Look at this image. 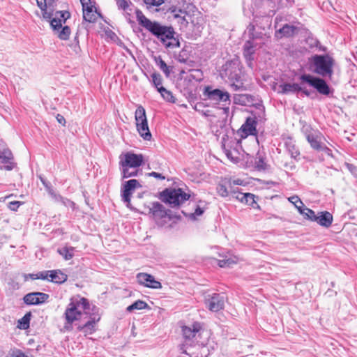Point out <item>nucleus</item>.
I'll return each instance as SVG.
<instances>
[{"instance_id":"f257e3e1","label":"nucleus","mask_w":357,"mask_h":357,"mask_svg":"<svg viewBox=\"0 0 357 357\" xmlns=\"http://www.w3.org/2000/svg\"><path fill=\"white\" fill-rule=\"evenodd\" d=\"M184 342L183 347H185L183 352L190 357H207L209 354L208 343L200 340L202 337H207L208 333L202 331L200 324H193L191 326H183L182 328Z\"/></svg>"},{"instance_id":"f03ea898","label":"nucleus","mask_w":357,"mask_h":357,"mask_svg":"<svg viewBox=\"0 0 357 357\" xmlns=\"http://www.w3.org/2000/svg\"><path fill=\"white\" fill-rule=\"evenodd\" d=\"M144 163V156L132 152L121 153L119 156V169L122 179L137 176L139 171L137 169Z\"/></svg>"},{"instance_id":"7ed1b4c3","label":"nucleus","mask_w":357,"mask_h":357,"mask_svg":"<svg viewBox=\"0 0 357 357\" xmlns=\"http://www.w3.org/2000/svg\"><path fill=\"white\" fill-rule=\"evenodd\" d=\"M146 29L157 36L168 48L180 47L178 36L171 26H161L160 24H140Z\"/></svg>"},{"instance_id":"20e7f679","label":"nucleus","mask_w":357,"mask_h":357,"mask_svg":"<svg viewBox=\"0 0 357 357\" xmlns=\"http://www.w3.org/2000/svg\"><path fill=\"white\" fill-rule=\"evenodd\" d=\"M91 312V307L89 301L84 297H74L70 299L63 314L65 319L69 321H81L84 315H88Z\"/></svg>"},{"instance_id":"39448f33","label":"nucleus","mask_w":357,"mask_h":357,"mask_svg":"<svg viewBox=\"0 0 357 357\" xmlns=\"http://www.w3.org/2000/svg\"><path fill=\"white\" fill-rule=\"evenodd\" d=\"M259 24H249L248 29L252 38L247 40L243 45V56L248 66L251 68H253V61L255 59L256 51L261 48V45L264 43L262 33H260L261 36H259L254 33L257 28H259Z\"/></svg>"},{"instance_id":"423d86ee","label":"nucleus","mask_w":357,"mask_h":357,"mask_svg":"<svg viewBox=\"0 0 357 357\" xmlns=\"http://www.w3.org/2000/svg\"><path fill=\"white\" fill-rule=\"evenodd\" d=\"M334 59L329 54H314L310 59L312 71L324 77H331L333 74Z\"/></svg>"},{"instance_id":"0eeeda50","label":"nucleus","mask_w":357,"mask_h":357,"mask_svg":"<svg viewBox=\"0 0 357 357\" xmlns=\"http://www.w3.org/2000/svg\"><path fill=\"white\" fill-rule=\"evenodd\" d=\"M168 20H176L178 22H194L195 16L199 15L195 6L192 4H188L186 9L178 8L175 6L169 7L165 13Z\"/></svg>"},{"instance_id":"6e6552de","label":"nucleus","mask_w":357,"mask_h":357,"mask_svg":"<svg viewBox=\"0 0 357 357\" xmlns=\"http://www.w3.org/2000/svg\"><path fill=\"white\" fill-rule=\"evenodd\" d=\"M225 66V76L228 78L232 89L234 91H245L243 75L240 68L234 63H227Z\"/></svg>"},{"instance_id":"1a4fd4ad","label":"nucleus","mask_w":357,"mask_h":357,"mask_svg":"<svg viewBox=\"0 0 357 357\" xmlns=\"http://www.w3.org/2000/svg\"><path fill=\"white\" fill-rule=\"evenodd\" d=\"M190 195L183 192L181 188L166 189L160 194V199L171 207H176L190 198Z\"/></svg>"},{"instance_id":"9d476101","label":"nucleus","mask_w":357,"mask_h":357,"mask_svg":"<svg viewBox=\"0 0 357 357\" xmlns=\"http://www.w3.org/2000/svg\"><path fill=\"white\" fill-rule=\"evenodd\" d=\"M264 116V110L260 111L258 116L255 114L248 116L245 123L241 126V128L238 130V134L241 138H246L249 135H257V124L258 121H263Z\"/></svg>"},{"instance_id":"9b49d317","label":"nucleus","mask_w":357,"mask_h":357,"mask_svg":"<svg viewBox=\"0 0 357 357\" xmlns=\"http://www.w3.org/2000/svg\"><path fill=\"white\" fill-rule=\"evenodd\" d=\"M135 119L137 130L140 136L145 140H149L151 138V134L148 126L145 109L142 105L137 106Z\"/></svg>"},{"instance_id":"f8f14e48","label":"nucleus","mask_w":357,"mask_h":357,"mask_svg":"<svg viewBox=\"0 0 357 357\" xmlns=\"http://www.w3.org/2000/svg\"><path fill=\"white\" fill-rule=\"evenodd\" d=\"M89 319L84 324H79L77 331L82 332L85 336L93 334L96 331V324L100 320V314L96 306H92L91 312L86 315Z\"/></svg>"},{"instance_id":"ddd939ff","label":"nucleus","mask_w":357,"mask_h":357,"mask_svg":"<svg viewBox=\"0 0 357 357\" xmlns=\"http://www.w3.org/2000/svg\"><path fill=\"white\" fill-rule=\"evenodd\" d=\"M225 299L223 294L213 293L204 296V303L210 311L216 312L224 308Z\"/></svg>"},{"instance_id":"4468645a","label":"nucleus","mask_w":357,"mask_h":357,"mask_svg":"<svg viewBox=\"0 0 357 357\" xmlns=\"http://www.w3.org/2000/svg\"><path fill=\"white\" fill-rule=\"evenodd\" d=\"M142 187V185L136 179H130L124 182L121 186V199L122 201L126 204V206L129 208H131V197L137 188Z\"/></svg>"},{"instance_id":"2eb2a0df","label":"nucleus","mask_w":357,"mask_h":357,"mask_svg":"<svg viewBox=\"0 0 357 357\" xmlns=\"http://www.w3.org/2000/svg\"><path fill=\"white\" fill-rule=\"evenodd\" d=\"M300 79L313 86L321 94L327 96L330 93V88L328 85L326 81L321 78L313 77L307 74H304L300 77Z\"/></svg>"},{"instance_id":"dca6fc26","label":"nucleus","mask_w":357,"mask_h":357,"mask_svg":"<svg viewBox=\"0 0 357 357\" xmlns=\"http://www.w3.org/2000/svg\"><path fill=\"white\" fill-rule=\"evenodd\" d=\"M303 132L312 149L318 151L322 149L321 141L323 135L321 132L318 130H312L310 126H303Z\"/></svg>"},{"instance_id":"f3484780","label":"nucleus","mask_w":357,"mask_h":357,"mask_svg":"<svg viewBox=\"0 0 357 357\" xmlns=\"http://www.w3.org/2000/svg\"><path fill=\"white\" fill-rule=\"evenodd\" d=\"M43 17L49 22H66L70 17L68 10H55L49 3L48 9L43 13Z\"/></svg>"},{"instance_id":"a211bd4d","label":"nucleus","mask_w":357,"mask_h":357,"mask_svg":"<svg viewBox=\"0 0 357 357\" xmlns=\"http://www.w3.org/2000/svg\"><path fill=\"white\" fill-rule=\"evenodd\" d=\"M14 167L15 163L11 151L3 142L0 141V169L11 170Z\"/></svg>"},{"instance_id":"6ab92c4d","label":"nucleus","mask_w":357,"mask_h":357,"mask_svg":"<svg viewBox=\"0 0 357 357\" xmlns=\"http://www.w3.org/2000/svg\"><path fill=\"white\" fill-rule=\"evenodd\" d=\"M205 94L209 100L222 102L223 105H229L230 104V96L227 91L220 89H211L210 87H206Z\"/></svg>"},{"instance_id":"aec40b11","label":"nucleus","mask_w":357,"mask_h":357,"mask_svg":"<svg viewBox=\"0 0 357 357\" xmlns=\"http://www.w3.org/2000/svg\"><path fill=\"white\" fill-rule=\"evenodd\" d=\"M138 283L144 287L159 289L162 288L160 282L156 280L155 278L146 273H139L136 275Z\"/></svg>"},{"instance_id":"412c9836","label":"nucleus","mask_w":357,"mask_h":357,"mask_svg":"<svg viewBox=\"0 0 357 357\" xmlns=\"http://www.w3.org/2000/svg\"><path fill=\"white\" fill-rule=\"evenodd\" d=\"M98 33L101 38H104L107 42L114 43L119 46L123 45V42L116 34L112 31L108 26L101 24Z\"/></svg>"},{"instance_id":"4be33fe9","label":"nucleus","mask_w":357,"mask_h":357,"mask_svg":"<svg viewBox=\"0 0 357 357\" xmlns=\"http://www.w3.org/2000/svg\"><path fill=\"white\" fill-rule=\"evenodd\" d=\"M233 197L240 201L242 203L248 204V206L255 207L257 202L255 200V195L252 193H243L238 190V188H234L231 190Z\"/></svg>"},{"instance_id":"5701e85b","label":"nucleus","mask_w":357,"mask_h":357,"mask_svg":"<svg viewBox=\"0 0 357 357\" xmlns=\"http://www.w3.org/2000/svg\"><path fill=\"white\" fill-rule=\"evenodd\" d=\"M49 295L42 292H32L24 296L23 300L27 305H39L45 303Z\"/></svg>"},{"instance_id":"b1692460","label":"nucleus","mask_w":357,"mask_h":357,"mask_svg":"<svg viewBox=\"0 0 357 357\" xmlns=\"http://www.w3.org/2000/svg\"><path fill=\"white\" fill-rule=\"evenodd\" d=\"M169 211L167 210L162 204L159 202H153L149 208V213L152 214L155 220L162 219L169 215Z\"/></svg>"},{"instance_id":"393cba45","label":"nucleus","mask_w":357,"mask_h":357,"mask_svg":"<svg viewBox=\"0 0 357 357\" xmlns=\"http://www.w3.org/2000/svg\"><path fill=\"white\" fill-rule=\"evenodd\" d=\"M55 35L61 40H68L71 31L68 26H63V24H50Z\"/></svg>"},{"instance_id":"a878e982","label":"nucleus","mask_w":357,"mask_h":357,"mask_svg":"<svg viewBox=\"0 0 357 357\" xmlns=\"http://www.w3.org/2000/svg\"><path fill=\"white\" fill-rule=\"evenodd\" d=\"M333 218L332 214L328 211H320L316 215V222L320 226L328 228L332 225Z\"/></svg>"},{"instance_id":"bb28decb","label":"nucleus","mask_w":357,"mask_h":357,"mask_svg":"<svg viewBox=\"0 0 357 357\" xmlns=\"http://www.w3.org/2000/svg\"><path fill=\"white\" fill-rule=\"evenodd\" d=\"M279 24H275V37L282 38L283 37H289L294 34L295 27L289 24H284L282 27L278 26Z\"/></svg>"},{"instance_id":"cd10ccee","label":"nucleus","mask_w":357,"mask_h":357,"mask_svg":"<svg viewBox=\"0 0 357 357\" xmlns=\"http://www.w3.org/2000/svg\"><path fill=\"white\" fill-rule=\"evenodd\" d=\"M284 146L287 151L290 154L292 158L298 159L300 155V151L295 144V142L290 137H288L284 141Z\"/></svg>"},{"instance_id":"c85d7f7f","label":"nucleus","mask_w":357,"mask_h":357,"mask_svg":"<svg viewBox=\"0 0 357 357\" xmlns=\"http://www.w3.org/2000/svg\"><path fill=\"white\" fill-rule=\"evenodd\" d=\"M279 89L280 91L279 93H283V94H287L289 93H296L299 92L301 91H303L302 88L298 84L296 83H286L282 84L279 86Z\"/></svg>"},{"instance_id":"c756f323","label":"nucleus","mask_w":357,"mask_h":357,"mask_svg":"<svg viewBox=\"0 0 357 357\" xmlns=\"http://www.w3.org/2000/svg\"><path fill=\"white\" fill-rule=\"evenodd\" d=\"M88 14V17H83L85 22H101L102 21L106 22L105 20L103 18V16L98 10L97 8L95 9H91V13H89Z\"/></svg>"},{"instance_id":"7c9ffc66","label":"nucleus","mask_w":357,"mask_h":357,"mask_svg":"<svg viewBox=\"0 0 357 357\" xmlns=\"http://www.w3.org/2000/svg\"><path fill=\"white\" fill-rule=\"evenodd\" d=\"M220 256L222 257L223 259H219L218 261V264L220 267L222 268L231 267L233 264H236L238 261V258L236 256L227 257L223 256L221 254H220Z\"/></svg>"},{"instance_id":"2f4dec72","label":"nucleus","mask_w":357,"mask_h":357,"mask_svg":"<svg viewBox=\"0 0 357 357\" xmlns=\"http://www.w3.org/2000/svg\"><path fill=\"white\" fill-rule=\"evenodd\" d=\"M67 280V275L59 270L50 271V281L55 283H62Z\"/></svg>"},{"instance_id":"473e14b6","label":"nucleus","mask_w":357,"mask_h":357,"mask_svg":"<svg viewBox=\"0 0 357 357\" xmlns=\"http://www.w3.org/2000/svg\"><path fill=\"white\" fill-rule=\"evenodd\" d=\"M130 13H131V15L128 17V22H134V15H135L138 22H151L144 16L142 11L135 7L132 8V11Z\"/></svg>"},{"instance_id":"72a5a7b5","label":"nucleus","mask_w":357,"mask_h":357,"mask_svg":"<svg viewBox=\"0 0 357 357\" xmlns=\"http://www.w3.org/2000/svg\"><path fill=\"white\" fill-rule=\"evenodd\" d=\"M206 202L204 201H199L197 205L195 212L188 215L190 219L195 220L197 217L201 216L206 210Z\"/></svg>"},{"instance_id":"f704fd0d","label":"nucleus","mask_w":357,"mask_h":357,"mask_svg":"<svg viewBox=\"0 0 357 357\" xmlns=\"http://www.w3.org/2000/svg\"><path fill=\"white\" fill-rule=\"evenodd\" d=\"M224 151L227 157L233 162L237 163L240 160V153L237 148L228 149L224 145Z\"/></svg>"},{"instance_id":"c9c22d12","label":"nucleus","mask_w":357,"mask_h":357,"mask_svg":"<svg viewBox=\"0 0 357 357\" xmlns=\"http://www.w3.org/2000/svg\"><path fill=\"white\" fill-rule=\"evenodd\" d=\"M116 4L119 8L122 9L125 12V15H131L130 12L132 11L134 6L129 0H116Z\"/></svg>"},{"instance_id":"e433bc0d","label":"nucleus","mask_w":357,"mask_h":357,"mask_svg":"<svg viewBox=\"0 0 357 357\" xmlns=\"http://www.w3.org/2000/svg\"><path fill=\"white\" fill-rule=\"evenodd\" d=\"M254 165L255 168L258 171L265 170L266 169L265 158L259 152L256 154Z\"/></svg>"},{"instance_id":"4c0bfd02","label":"nucleus","mask_w":357,"mask_h":357,"mask_svg":"<svg viewBox=\"0 0 357 357\" xmlns=\"http://www.w3.org/2000/svg\"><path fill=\"white\" fill-rule=\"evenodd\" d=\"M75 248L73 247H64L58 250V252L66 260L72 259L74 256Z\"/></svg>"},{"instance_id":"58836bf2","label":"nucleus","mask_w":357,"mask_h":357,"mask_svg":"<svg viewBox=\"0 0 357 357\" xmlns=\"http://www.w3.org/2000/svg\"><path fill=\"white\" fill-rule=\"evenodd\" d=\"M148 307L149 305L146 302L142 300H137L135 302H134L132 305H129L126 310L128 312H132L135 310H143Z\"/></svg>"},{"instance_id":"ea45409f","label":"nucleus","mask_w":357,"mask_h":357,"mask_svg":"<svg viewBox=\"0 0 357 357\" xmlns=\"http://www.w3.org/2000/svg\"><path fill=\"white\" fill-rule=\"evenodd\" d=\"M158 92L160 93L163 99L165 100L166 101H168L169 102H175V98L172 95V92L166 89L165 87L160 86V88H158Z\"/></svg>"},{"instance_id":"a19ab883","label":"nucleus","mask_w":357,"mask_h":357,"mask_svg":"<svg viewBox=\"0 0 357 357\" xmlns=\"http://www.w3.org/2000/svg\"><path fill=\"white\" fill-rule=\"evenodd\" d=\"M31 319V313H26L22 318L18 321V328L21 329H27L29 327Z\"/></svg>"},{"instance_id":"79ce46f5","label":"nucleus","mask_w":357,"mask_h":357,"mask_svg":"<svg viewBox=\"0 0 357 357\" xmlns=\"http://www.w3.org/2000/svg\"><path fill=\"white\" fill-rule=\"evenodd\" d=\"M52 195H54V197L55 198L56 201L61 202L66 206L74 208L75 203L70 201V199L64 198L59 195H56L53 193H52Z\"/></svg>"},{"instance_id":"37998d69","label":"nucleus","mask_w":357,"mask_h":357,"mask_svg":"<svg viewBox=\"0 0 357 357\" xmlns=\"http://www.w3.org/2000/svg\"><path fill=\"white\" fill-rule=\"evenodd\" d=\"M151 77L152 78V82H153V85L155 86V88L158 91V88H160V86H162V76L158 73H153Z\"/></svg>"},{"instance_id":"c03bdc74","label":"nucleus","mask_w":357,"mask_h":357,"mask_svg":"<svg viewBox=\"0 0 357 357\" xmlns=\"http://www.w3.org/2000/svg\"><path fill=\"white\" fill-rule=\"evenodd\" d=\"M216 190H217L218 194L222 197H226L229 195V192H228L227 186L222 183H219L217 185Z\"/></svg>"},{"instance_id":"a18cd8bd","label":"nucleus","mask_w":357,"mask_h":357,"mask_svg":"<svg viewBox=\"0 0 357 357\" xmlns=\"http://www.w3.org/2000/svg\"><path fill=\"white\" fill-rule=\"evenodd\" d=\"M304 210H305V211L303 213V215L304 216V218L305 219H307L309 220L314 222V220H316V215H317V214L314 213V211L309 208H307Z\"/></svg>"},{"instance_id":"49530a36","label":"nucleus","mask_w":357,"mask_h":357,"mask_svg":"<svg viewBox=\"0 0 357 357\" xmlns=\"http://www.w3.org/2000/svg\"><path fill=\"white\" fill-rule=\"evenodd\" d=\"M158 66L167 77L169 76L170 70L169 69V66H167L166 63L162 59H160L159 61L158 62Z\"/></svg>"},{"instance_id":"de8ad7c7","label":"nucleus","mask_w":357,"mask_h":357,"mask_svg":"<svg viewBox=\"0 0 357 357\" xmlns=\"http://www.w3.org/2000/svg\"><path fill=\"white\" fill-rule=\"evenodd\" d=\"M176 60L182 63H185L188 61V54L187 51L185 50H182L179 54L176 56Z\"/></svg>"},{"instance_id":"09e8293b","label":"nucleus","mask_w":357,"mask_h":357,"mask_svg":"<svg viewBox=\"0 0 357 357\" xmlns=\"http://www.w3.org/2000/svg\"><path fill=\"white\" fill-rule=\"evenodd\" d=\"M246 182H245L241 178H236V179H229L228 181V185L231 188V191L233 190L232 186L234 185H245Z\"/></svg>"},{"instance_id":"8fccbe9b","label":"nucleus","mask_w":357,"mask_h":357,"mask_svg":"<svg viewBox=\"0 0 357 357\" xmlns=\"http://www.w3.org/2000/svg\"><path fill=\"white\" fill-rule=\"evenodd\" d=\"M95 8H96V7L92 3H90V4H88L86 6H82L83 17H88V13H91V9Z\"/></svg>"},{"instance_id":"3c124183","label":"nucleus","mask_w":357,"mask_h":357,"mask_svg":"<svg viewBox=\"0 0 357 357\" xmlns=\"http://www.w3.org/2000/svg\"><path fill=\"white\" fill-rule=\"evenodd\" d=\"M38 6L41 9L43 13L48 9L49 3L46 0H36Z\"/></svg>"},{"instance_id":"603ef678","label":"nucleus","mask_w":357,"mask_h":357,"mask_svg":"<svg viewBox=\"0 0 357 357\" xmlns=\"http://www.w3.org/2000/svg\"><path fill=\"white\" fill-rule=\"evenodd\" d=\"M144 2L147 6V8L149 6H158L161 5L163 3V0H144Z\"/></svg>"},{"instance_id":"864d4df0","label":"nucleus","mask_w":357,"mask_h":357,"mask_svg":"<svg viewBox=\"0 0 357 357\" xmlns=\"http://www.w3.org/2000/svg\"><path fill=\"white\" fill-rule=\"evenodd\" d=\"M65 323L63 325V331L69 332L73 330V324L75 322L73 320L69 321L68 319H65Z\"/></svg>"},{"instance_id":"5fc2aeb1","label":"nucleus","mask_w":357,"mask_h":357,"mask_svg":"<svg viewBox=\"0 0 357 357\" xmlns=\"http://www.w3.org/2000/svg\"><path fill=\"white\" fill-rule=\"evenodd\" d=\"M50 271H41L37 273L38 279L47 280L50 281Z\"/></svg>"},{"instance_id":"6e6d98bb","label":"nucleus","mask_w":357,"mask_h":357,"mask_svg":"<svg viewBox=\"0 0 357 357\" xmlns=\"http://www.w3.org/2000/svg\"><path fill=\"white\" fill-rule=\"evenodd\" d=\"M288 200L291 203L293 204L295 206H296V204H301V205H303V202L301 200V199L296 196V195H294V196H291L290 197L288 198Z\"/></svg>"},{"instance_id":"4d7b16f0","label":"nucleus","mask_w":357,"mask_h":357,"mask_svg":"<svg viewBox=\"0 0 357 357\" xmlns=\"http://www.w3.org/2000/svg\"><path fill=\"white\" fill-rule=\"evenodd\" d=\"M21 204V202H18V201H13V202H10L9 204H8V208L12 210V211H17V209L19 208V206H20Z\"/></svg>"},{"instance_id":"13d9d810","label":"nucleus","mask_w":357,"mask_h":357,"mask_svg":"<svg viewBox=\"0 0 357 357\" xmlns=\"http://www.w3.org/2000/svg\"><path fill=\"white\" fill-rule=\"evenodd\" d=\"M241 98H244V96L236 95L234 97V101L235 103H241V105L245 104V100H241Z\"/></svg>"},{"instance_id":"bf43d9fd","label":"nucleus","mask_w":357,"mask_h":357,"mask_svg":"<svg viewBox=\"0 0 357 357\" xmlns=\"http://www.w3.org/2000/svg\"><path fill=\"white\" fill-rule=\"evenodd\" d=\"M10 357H28L20 350H17L13 353Z\"/></svg>"},{"instance_id":"052dcab7","label":"nucleus","mask_w":357,"mask_h":357,"mask_svg":"<svg viewBox=\"0 0 357 357\" xmlns=\"http://www.w3.org/2000/svg\"><path fill=\"white\" fill-rule=\"evenodd\" d=\"M296 208L298 209V212L303 215V212L305 211L304 209L307 208V207L304 205V204L303 203V205H301V204H296Z\"/></svg>"},{"instance_id":"680f3d73","label":"nucleus","mask_w":357,"mask_h":357,"mask_svg":"<svg viewBox=\"0 0 357 357\" xmlns=\"http://www.w3.org/2000/svg\"><path fill=\"white\" fill-rule=\"evenodd\" d=\"M149 176L157 178H160V179L165 178V176H163L161 174L155 172H152L149 173Z\"/></svg>"},{"instance_id":"e2e57ef3","label":"nucleus","mask_w":357,"mask_h":357,"mask_svg":"<svg viewBox=\"0 0 357 357\" xmlns=\"http://www.w3.org/2000/svg\"><path fill=\"white\" fill-rule=\"evenodd\" d=\"M24 277L25 280H27L29 278H30L31 280L38 279L37 273L36 274H24Z\"/></svg>"},{"instance_id":"0e129e2a","label":"nucleus","mask_w":357,"mask_h":357,"mask_svg":"<svg viewBox=\"0 0 357 357\" xmlns=\"http://www.w3.org/2000/svg\"><path fill=\"white\" fill-rule=\"evenodd\" d=\"M56 120L61 124L65 125L66 123L65 118L61 114H57Z\"/></svg>"},{"instance_id":"69168bd1","label":"nucleus","mask_w":357,"mask_h":357,"mask_svg":"<svg viewBox=\"0 0 357 357\" xmlns=\"http://www.w3.org/2000/svg\"><path fill=\"white\" fill-rule=\"evenodd\" d=\"M80 2L82 6H86L88 4H90V3H92L91 0H80Z\"/></svg>"},{"instance_id":"338daca9","label":"nucleus","mask_w":357,"mask_h":357,"mask_svg":"<svg viewBox=\"0 0 357 357\" xmlns=\"http://www.w3.org/2000/svg\"><path fill=\"white\" fill-rule=\"evenodd\" d=\"M347 166L349 169V170L351 172H353L354 169L356 168L353 165L351 164H347Z\"/></svg>"},{"instance_id":"774afa93","label":"nucleus","mask_w":357,"mask_h":357,"mask_svg":"<svg viewBox=\"0 0 357 357\" xmlns=\"http://www.w3.org/2000/svg\"><path fill=\"white\" fill-rule=\"evenodd\" d=\"M303 91V93H304L305 94H306L307 96H308V95H309V92H308L307 91Z\"/></svg>"}]
</instances>
